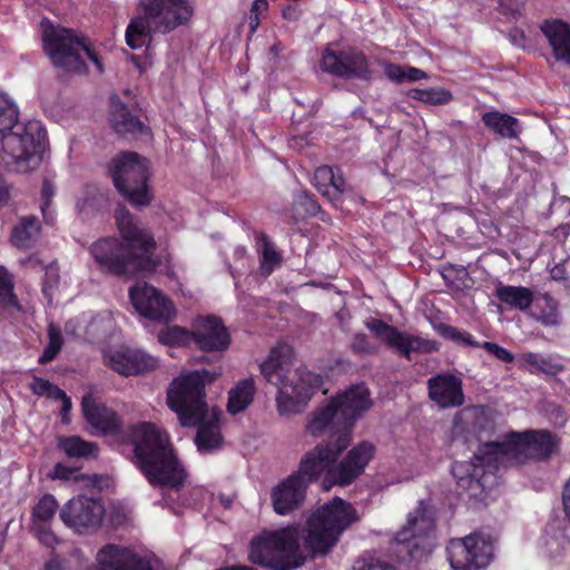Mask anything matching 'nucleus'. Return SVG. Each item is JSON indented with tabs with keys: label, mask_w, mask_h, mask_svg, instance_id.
<instances>
[{
	"label": "nucleus",
	"mask_w": 570,
	"mask_h": 570,
	"mask_svg": "<svg viewBox=\"0 0 570 570\" xmlns=\"http://www.w3.org/2000/svg\"><path fill=\"white\" fill-rule=\"evenodd\" d=\"M557 445L553 435L546 431L511 432L502 441L483 444L473 461L455 462L452 474L471 498L483 501L498 484L494 470L548 459Z\"/></svg>",
	"instance_id": "obj_1"
},
{
	"label": "nucleus",
	"mask_w": 570,
	"mask_h": 570,
	"mask_svg": "<svg viewBox=\"0 0 570 570\" xmlns=\"http://www.w3.org/2000/svg\"><path fill=\"white\" fill-rule=\"evenodd\" d=\"M222 375L214 371H185L175 377L167 390V404L183 426H197L195 443L203 453H209L222 444L219 411L205 400V385Z\"/></svg>",
	"instance_id": "obj_2"
},
{
	"label": "nucleus",
	"mask_w": 570,
	"mask_h": 570,
	"mask_svg": "<svg viewBox=\"0 0 570 570\" xmlns=\"http://www.w3.org/2000/svg\"><path fill=\"white\" fill-rule=\"evenodd\" d=\"M115 218L121 239L107 237L97 240L90 247L100 269L128 276L155 271V243L149 233L138 228L134 216L124 207L116 210Z\"/></svg>",
	"instance_id": "obj_3"
},
{
	"label": "nucleus",
	"mask_w": 570,
	"mask_h": 570,
	"mask_svg": "<svg viewBox=\"0 0 570 570\" xmlns=\"http://www.w3.org/2000/svg\"><path fill=\"white\" fill-rule=\"evenodd\" d=\"M46 138V129L39 120L19 124L17 104L0 91V145L6 165L18 173L35 170L41 164Z\"/></svg>",
	"instance_id": "obj_4"
},
{
	"label": "nucleus",
	"mask_w": 570,
	"mask_h": 570,
	"mask_svg": "<svg viewBox=\"0 0 570 570\" xmlns=\"http://www.w3.org/2000/svg\"><path fill=\"white\" fill-rule=\"evenodd\" d=\"M292 357V347L279 344L259 366L266 381L278 387L276 402L281 415L301 412L322 383V377L305 366L291 372Z\"/></svg>",
	"instance_id": "obj_5"
},
{
	"label": "nucleus",
	"mask_w": 570,
	"mask_h": 570,
	"mask_svg": "<svg viewBox=\"0 0 570 570\" xmlns=\"http://www.w3.org/2000/svg\"><path fill=\"white\" fill-rule=\"evenodd\" d=\"M135 464L153 485H164L178 490L186 472L179 464L168 436L155 424L140 423L132 429Z\"/></svg>",
	"instance_id": "obj_6"
},
{
	"label": "nucleus",
	"mask_w": 570,
	"mask_h": 570,
	"mask_svg": "<svg viewBox=\"0 0 570 570\" xmlns=\"http://www.w3.org/2000/svg\"><path fill=\"white\" fill-rule=\"evenodd\" d=\"M358 520L356 510L341 498H334L307 519L305 548L313 554L327 553L343 532Z\"/></svg>",
	"instance_id": "obj_7"
},
{
	"label": "nucleus",
	"mask_w": 570,
	"mask_h": 570,
	"mask_svg": "<svg viewBox=\"0 0 570 570\" xmlns=\"http://www.w3.org/2000/svg\"><path fill=\"white\" fill-rule=\"evenodd\" d=\"M249 559L273 570H294L303 566L306 558L298 527L263 531L250 543Z\"/></svg>",
	"instance_id": "obj_8"
},
{
	"label": "nucleus",
	"mask_w": 570,
	"mask_h": 570,
	"mask_svg": "<svg viewBox=\"0 0 570 570\" xmlns=\"http://www.w3.org/2000/svg\"><path fill=\"white\" fill-rule=\"evenodd\" d=\"M41 30L45 51L55 67L66 72H82L90 60L102 71L99 57L73 30L56 27L47 19L42 20Z\"/></svg>",
	"instance_id": "obj_9"
},
{
	"label": "nucleus",
	"mask_w": 570,
	"mask_h": 570,
	"mask_svg": "<svg viewBox=\"0 0 570 570\" xmlns=\"http://www.w3.org/2000/svg\"><path fill=\"white\" fill-rule=\"evenodd\" d=\"M111 177L117 190L134 206L151 202L149 163L137 153H122L112 160Z\"/></svg>",
	"instance_id": "obj_10"
},
{
	"label": "nucleus",
	"mask_w": 570,
	"mask_h": 570,
	"mask_svg": "<svg viewBox=\"0 0 570 570\" xmlns=\"http://www.w3.org/2000/svg\"><path fill=\"white\" fill-rule=\"evenodd\" d=\"M446 551L452 570H481L493 559V542L489 535L471 533L452 539Z\"/></svg>",
	"instance_id": "obj_11"
},
{
	"label": "nucleus",
	"mask_w": 570,
	"mask_h": 570,
	"mask_svg": "<svg viewBox=\"0 0 570 570\" xmlns=\"http://www.w3.org/2000/svg\"><path fill=\"white\" fill-rule=\"evenodd\" d=\"M433 531V512L423 501H420L419 505L409 512L405 524L394 538V543L403 547L407 556L416 559L423 551L430 550V535Z\"/></svg>",
	"instance_id": "obj_12"
},
{
	"label": "nucleus",
	"mask_w": 570,
	"mask_h": 570,
	"mask_svg": "<svg viewBox=\"0 0 570 570\" xmlns=\"http://www.w3.org/2000/svg\"><path fill=\"white\" fill-rule=\"evenodd\" d=\"M351 443L348 432H342L333 443H320L307 451L301 459L298 469L294 473L309 485L323 472L336 464L338 456Z\"/></svg>",
	"instance_id": "obj_13"
},
{
	"label": "nucleus",
	"mask_w": 570,
	"mask_h": 570,
	"mask_svg": "<svg viewBox=\"0 0 570 570\" xmlns=\"http://www.w3.org/2000/svg\"><path fill=\"white\" fill-rule=\"evenodd\" d=\"M365 325L387 347L407 360H411L412 353H432L439 350L435 341L401 332L379 318H372Z\"/></svg>",
	"instance_id": "obj_14"
},
{
	"label": "nucleus",
	"mask_w": 570,
	"mask_h": 570,
	"mask_svg": "<svg viewBox=\"0 0 570 570\" xmlns=\"http://www.w3.org/2000/svg\"><path fill=\"white\" fill-rule=\"evenodd\" d=\"M144 12L151 16L159 33H167L185 24L194 14L191 0H140Z\"/></svg>",
	"instance_id": "obj_15"
},
{
	"label": "nucleus",
	"mask_w": 570,
	"mask_h": 570,
	"mask_svg": "<svg viewBox=\"0 0 570 570\" xmlns=\"http://www.w3.org/2000/svg\"><path fill=\"white\" fill-rule=\"evenodd\" d=\"M375 453L376 446L372 442L357 443L328 470L330 481L342 487L353 483L364 473Z\"/></svg>",
	"instance_id": "obj_16"
},
{
	"label": "nucleus",
	"mask_w": 570,
	"mask_h": 570,
	"mask_svg": "<svg viewBox=\"0 0 570 570\" xmlns=\"http://www.w3.org/2000/svg\"><path fill=\"white\" fill-rule=\"evenodd\" d=\"M129 297L135 309L147 318L163 323L175 318L176 311L171 302L147 283L134 285L129 289Z\"/></svg>",
	"instance_id": "obj_17"
},
{
	"label": "nucleus",
	"mask_w": 570,
	"mask_h": 570,
	"mask_svg": "<svg viewBox=\"0 0 570 570\" xmlns=\"http://www.w3.org/2000/svg\"><path fill=\"white\" fill-rule=\"evenodd\" d=\"M104 514L102 503L87 497L69 500L59 513L62 522L78 532L97 528L101 523Z\"/></svg>",
	"instance_id": "obj_18"
},
{
	"label": "nucleus",
	"mask_w": 570,
	"mask_h": 570,
	"mask_svg": "<svg viewBox=\"0 0 570 570\" xmlns=\"http://www.w3.org/2000/svg\"><path fill=\"white\" fill-rule=\"evenodd\" d=\"M321 68L324 72L341 78L367 79L370 77L365 56L355 50L336 52L326 48L322 56Z\"/></svg>",
	"instance_id": "obj_19"
},
{
	"label": "nucleus",
	"mask_w": 570,
	"mask_h": 570,
	"mask_svg": "<svg viewBox=\"0 0 570 570\" xmlns=\"http://www.w3.org/2000/svg\"><path fill=\"white\" fill-rule=\"evenodd\" d=\"M344 422V431L352 439V429L356 421L372 406L370 391L364 384L353 385L331 399Z\"/></svg>",
	"instance_id": "obj_20"
},
{
	"label": "nucleus",
	"mask_w": 570,
	"mask_h": 570,
	"mask_svg": "<svg viewBox=\"0 0 570 570\" xmlns=\"http://www.w3.org/2000/svg\"><path fill=\"white\" fill-rule=\"evenodd\" d=\"M193 343L204 352H224L230 344V337L222 321L208 315L194 321Z\"/></svg>",
	"instance_id": "obj_21"
},
{
	"label": "nucleus",
	"mask_w": 570,
	"mask_h": 570,
	"mask_svg": "<svg viewBox=\"0 0 570 570\" xmlns=\"http://www.w3.org/2000/svg\"><path fill=\"white\" fill-rule=\"evenodd\" d=\"M96 559L100 570H156L150 558L116 544L101 548Z\"/></svg>",
	"instance_id": "obj_22"
},
{
	"label": "nucleus",
	"mask_w": 570,
	"mask_h": 570,
	"mask_svg": "<svg viewBox=\"0 0 570 570\" xmlns=\"http://www.w3.org/2000/svg\"><path fill=\"white\" fill-rule=\"evenodd\" d=\"M307 488L305 481L295 473L281 480L271 490V501L275 513L287 515L297 510L305 501Z\"/></svg>",
	"instance_id": "obj_23"
},
{
	"label": "nucleus",
	"mask_w": 570,
	"mask_h": 570,
	"mask_svg": "<svg viewBox=\"0 0 570 570\" xmlns=\"http://www.w3.org/2000/svg\"><path fill=\"white\" fill-rule=\"evenodd\" d=\"M429 397L442 409L459 407L464 403L462 381L454 374L441 373L428 380Z\"/></svg>",
	"instance_id": "obj_24"
},
{
	"label": "nucleus",
	"mask_w": 570,
	"mask_h": 570,
	"mask_svg": "<svg viewBox=\"0 0 570 570\" xmlns=\"http://www.w3.org/2000/svg\"><path fill=\"white\" fill-rule=\"evenodd\" d=\"M82 413L87 422L102 433H115L121 422L115 411L97 402L91 392L82 396Z\"/></svg>",
	"instance_id": "obj_25"
},
{
	"label": "nucleus",
	"mask_w": 570,
	"mask_h": 570,
	"mask_svg": "<svg viewBox=\"0 0 570 570\" xmlns=\"http://www.w3.org/2000/svg\"><path fill=\"white\" fill-rule=\"evenodd\" d=\"M306 431L313 436L328 434L333 443L344 431V422L337 409L330 401L326 405L315 410L306 424Z\"/></svg>",
	"instance_id": "obj_26"
},
{
	"label": "nucleus",
	"mask_w": 570,
	"mask_h": 570,
	"mask_svg": "<svg viewBox=\"0 0 570 570\" xmlns=\"http://www.w3.org/2000/svg\"><path fill=\"white\" fill-rule=\"evenodd\" d=\"M557 60L570 65V26L559 19L546 20L540 27Z\"/></svg>",
	"instance_id": "obj_27"
},
{
	"label": "nucleus",
	"mask_w": 570,
	"mask_h": 570,
	"mask_svg": "<svg viewBox=\"0 0 570 570\" xmlns=\"http://www.w3.org/2000/svg\"><path fill=\"white\" fill-rule=\"evenodd\" d=\"M110 120L112 128L120 135L137 136L147 131L144 124L118 99L111 98Z\"/></svg>",
	"instance_id": "obj_28"
},
{
	"label": "nucleus",
	"mask_w": 570,
	"mask_h": 570,
	"mask_svg": "<svg viewBox=\"0 0 570 570\" xmlns=\"http://www.w3.org/2000/svg\"><path fill=\"white\" fill-rule=\"evenodd\" d=\"M154 27L155 23L151 22V16L148 12L132 19L126 29L127 45L134 50L141 49L148 43L151 33H159Z\"/></svg>",
	"instance_id": "obj_29"
},
{
	"label": "nucleus",
	"mask_w": 570,
	"mask_h": 570,
	"mask_svg": "<svg viewBox=\"0 0 570 570\" xmlns=\"http://www.w3.org/2000/svg\"><path fill=\"white\" fill-rule=\"evenodd\" d=\"M494 295L501 303L519 311L528 309L534 299L533 292L524 286L499 284Z\"/></svg>",
	"instance_id": "obj_30"
},
{
	"label": "nucleus",
	"mask_w": 570,
	"mask_h": 570,
	"mask_svg": "<svg viewBox=\"0 0 570 570\" xmlns=\"http://www.w3.org/2000/svg\"><path fill=\"white\" fill-rule=\"evenodd\" d=\"M482 120L490 130L504 138H517L521 132L519 120L508 114L489 111L483 114Z\"/></svg>",
	"instance_id": "obj_31"
},
{
	"label": "nucleus",
	"mask_w": 570,
	"mask_h": 570,
	"mask_svg": "<svg viewBox=\"0 0 570 570\" xmlns=\"http://www.w3.org/2000/svg\"><path fill=\"white\" fill-rule=\"evenodd\" d=\"M256 389L253 379L240 380L228 393L227 410L237 414L253 402Z\"/></svg>",
	"instance_id": "obj_32"
},
{
	"label": "nucleus",
	"mask_w": 570,
	"mask_h": 570,
	"mask_svg": "<svg viewBox=\"0 0 570 570\" xmlns=\"http://www.w3.org/2000/svg\"><path fill=\"white\" fill-rule=\"evenodd\" d=\"M569 546L570 541L567 535L561 531H554L542 535L539 550L542 557L550 560H559L566 554Z\"/></svg>",
	"instance_id": "obj_33"
},
{
	"label": "nucleus",
	"mask_w": 570,
	"mask_h": 570,
	"mask_svg": "<svg viewBox=\"0 0 570 570\" xmlns=\"http://www.w3.org/2000/svg\"><path fill=\"white\" fill-rule=\"evenodd\" d=\"M40 233V223L36 217H24L17 225L11 235V242L16 247L28 248L37 239Z\"/></svg>",
	"instance_id": "obj_34"
},
{
	"label": "nucleus",
	"mask_w": 570,
	"mask_h": 570,
	"mask_svg": "<svg viewBox=\"0 0 570 570\" xmlns=\"http://www.w3.org/2000/svg\"><path fill=\"white\" fill-rule=\"evenodd\" d=\"M58 502L51 494H45L32 509V527L50 525L57 510Z\"/></svg>",
	"instance_id": "obj_35"
},
{
	"label": "nucleus",
	"mask_w": 570,
	"mask_h": 570,
	"mask_svg": "<svg viewBox=\"0 0 570 570\" xmlns=\"http://www.w3.org/2000/svg\"><path fill=\"white\" fill-rule=\"evenodd\" d=\"M59 448L69 458H87L96 454V445L79 436H69L59 441Z\"/></svg>",
	"instance_id": "obj_36"
},
{
	"label": "nucleus",
	"mask_w": 570,
	"mask_h": 570,
	"mask_svg": "<svg viewBox=\"0 0 570 570\" xmlns=\"http://www.w3.org/2000/svg\"><path fill=\"white\" fill-rule=\"evenodd\" d=\"M130 364L127 371L129 375L142 374L154 371L158 366V360L144 350L130 348Z\"/></svg>",
	"instance_id": "obj_37"
},
{
	"label": "nucleus",
	"mask_w": 570,
	"mask_h": 570,
	"mask_svg": "<svg viewBox=\"0 0 570 570\" xmlns=\"http://www.w3.org/2000/svg\"><path fill=\"white\" fill-rule=\"evenodd\" d=\"M158 341L168 346H188L193 343V330L180 326H169L158 333Z\"/></svg>",
	"instance_id": "obj_38"
},
{
	"label": "nucleus",
	"mask_w": 570,
	"mask_h": 570,
	"mask_svg": "<svg viewBox=\"0 0 570 570\" xmlns=\"http://www.w3.org/2000/svg\"><path fill=\"white\" fill-rule=\"evenodd\" d=\"M258 246L262 253L259 271L262 275L268 276L279 265L281 257L267 236L259 237Z\"/></svg>",
	"instance_id": "obj_39"
},
{
	"label": "nucleus",
	"mask_w": 570,
	"mask_h": 570,
	"mask_svg": "<svg viewBox=\"0 0 570 570\" xmlns=\"http://www.w3.org/2000/svg\"><path fill=\"white\" fill-rule=\"evenodd\" d=\"M130 348L121 347L119 350L107 351L104 354V362L107 366H109L115 372L129 376L128 368L130 364Z\"/></svg>",
	"instance_id": "obj_40"
},
{
	"label": "nucleus",
	"mask_w": 570,
	"mask_h": 570,
	"mask_svg": "<svg viewBox=\"0 0 570 570\" xmlns=\"http://www.w3.org/2000/svg\"><path fill=\"white\" fill-rule=\"evenodd\" d=\"M412 98L432 105H444L452 100V94L443 88L414 89Z\"/></svg>",
	"instance_id": "obj_41"
},
{
	"label": "nucleus",
	"mask_w": 570,
	"mask_h": 570,
	"mask_svg": "<svg viewBox=\"0 0 570 570\" xmlns=\"http://www.w3.org/2000/svg\"><path fill=\"white\" fill-rule=\"evenodd\" d=\"M13 282L8 271L0 267V312L9 306L18 307L13 295Z\"/></svg>",
	"instance_id": "obj_42"
},
{
	"label": "nucleus",
	"mask_w": 570,
	"mask_h": 570,
	"mask_svg": "<svg viewBox=\"0 0 570 570\" xmlns=\"http://www.w3.org/2000/svg\"><path fill=\"white\" fill-rule=\"evenodd\" d=\"M48 336H49V343H48V346L46 347V350L43 351L42 355L39 358L40 363H47V362L52 361L57 356V354L60 352L62 343H63L62 335H61L59 327H57L53 324H50L48 326Z\"/></svg>",
	"instance_id": "obj_43"
},
{
	"label": "nucleus",
	"mask_w": 570,
	"mask_h": 570,
	"mask_svg": "<svg viewBox=\"0 0 570 570\" xmlns=\"http://www.w3.org/2000/svg\"><path fill=\"white\" fill-rule=\"evenodd\" d=\"M55 191H56V188H55L53 183L48 178L43 179V183L41 186V205H40V207H41L43 218L48 223H52L55 219V213L51 208Z\"/></svg>",
	"instance_id": "obj_44"
},
{
	"label": "nucleus",
	"mask_w": 570,
	"mask_h": 570,
	"mask_svg": "<svg viewBox=\"0 0 570 570\" xmlns=\"http://www.w3.org/2000/svg\"><path fill=\"white\" fill-rule=\"evenodd\" d=\"M29 389L33 394L38 396H48L53 399L55 396L63 395V391L57 385L38 376L32 377L31 382L29 383Z\"/></svg>",
	"instance_id": "obj_45"
},
{
	"label": "nucleus",
	"mask_w": 570,
	"mask_h": 570,
	"mask_svg": "<svg viewBox=\"0 0 570 570\" xmlns=\"http://www.w3.org/2000/svg\"><path fill=\"white\" fill-rule=\"evenodd\" d=\"M333 180V169L330 166L318 167L313 177L314 186L326 197H332L330 181Z\"/></svg>",
	"instance_id": "obj_46"
},
{
	"label": "nucleus",
	"mask_w": 570,
	"mask_h": 570,
	"mask_svg": "<svg viewBox=\"0 0 570 570\" xmlns=\"http://www.w3.org/2000/svg\"><path fill=\"white\" fill-rule=\"evenodd\" d=\"M542 299L544 302V307L538 318L544 325H557L559 323L557 302L549 295H544Z\"/></svg>",
	"instance_id": "obj_47"
},
{
	"label": "nucleus",
	"mask_w": 570,
	"mask_h": 570,
	"mask_svg": "<svg viewBox=\"0 0 570 570\" xmlns=\"http://www.w3.org/2000/svg\"><path fill=\"white\" fill-rule=\"evenodd\" d=\"M351 570H395V568L381 559L362 557L354 562Z\"/></svg>",
	"instance_id": "obj_48"
},
{
	"label": "nucleus",
	"mask_w": 570,
	"mask_h": 570,
	"mask_svg": "<svg viewBox=\"0 0 570 570\" xmlns=\"http://www.w3.org/2000/svg\"><path fill=\"white\" fill-rule=\"evenodd\" d=\"M522 361L524 364L529 365L531 371H542V372H549L550 371V362L543 357L540 354L537 353H524L522 354Z\"/></svg>",
	"instance_id": "obj_49"
},
{
	"label": "nucleus",
	"mask_w": 570,
	"mask_h": 570,
	"mask_svg": "<svg viewBox=\"0 0 570 570\" xmlns=\"http://www.w3.org/2000/svg\"><path fill=\"white\" fill-rule=\"evenodd\" d=\"M352 350L357 354H375L377 347L368 340L365 334H357L353 337Z\"/></svg>",
	"instance_id": "obj_50"
},
{
	"label": "nucleus",
	"mask_w": 570,
	"mask_h": 570,
	"mask_svg": "<svg viewBox=\"0 0 570 570\" xmlns=\"http://www.w3.org/2000/svg\"><path fill=\"white\" fill-rule=\"evenodd\" d=\"M49 476L52 480L78 481L81 475L77 473L76 469L69 468L62 463H57L53 470L49 473Z\"/></svg>",
	"instance_id": "obj_51"
},
{
	"label": "nucleus",
	"mask_w": 570,
	"mask_h": 570,
	"mask_svg": "<svg viewBox=\"0 0 570 570\" xmlns=\"http://www.w3.org/2000/svg\"><path fill=\"white\" fill-rule=\"evenodd\" d=\"M32 531L46 547L52 548L58 541L55 533L50 530V525L32 527Z\"/></svg>",
	"instance_id": "obj_52"
},
{
	"label": "nucleus",
	"mask_w": 570,
	"mask_h": 570,
	"mask_svg": "<svg viewBox=\"0 0 570 570\" xmlns=\"http://www.w3.org/2000/svg\"><path fill=\"white\" fill-rule=\"evenodd\" d=\"M482 346L500 361H503V362H512L513 361V355L508 350H505L504 347H502L495 343L484 342Z\"/></svg>",
	"instance_id": "obj_53"
},
{
	"label": "nucleus",
	"mask_w": 570,
	"mask_h": 570,
	"mask_svg": "<svg viewBox=\"0 0 570 570\" xmlns=\"http://www.w3.org/2000/svg\"><path fill=\"white\" fill-rule=\"evenodd\" d=\"M384 73L390 80L402 82L404 80L405 68L394 63H386L384 66Z\"/></svg>",
	"instance_id": "obj_54"
},
{
	"label": "nucleus",
	"mask_w": 570,
	"mask_h": 570,
	"mask_svg": "<svg viewBox=\"0 0 570 570\" xmlns=\"http://www.w3.org/2000/svg\"><path fill=\"white\" fill-rule=\"evenodd\" d=\"M330 190L332 194V197H328L331 202H338V198L344 190V178L333 173V180L330 181Z\"/></svg>",
	"instance_id": "obj_55"
},
{
	"label": "nucleus",
	"mask_w": 570,
	"mask_h": 570,
	"mask_svg": "<svg viewBox=\"0 0 570 570\" xmlns=\"http://www.w3.org/2000/svg\"><path fill=\"white\" fill-rule=\"evenodd\" d=\"M53 400H60L62 402L61 421L65 424L69 423L70 422L69 414H70L71 407H72L70 397H68L67 394L63 392V395L55 396Z\"/></svg>",
	"instance_id": "obj_56"
},
{
	"label": "nucleus",
	"mask_w": 570,
	"mask_h": 570,
	"mask_svg": "<svg viewBox=\"0 0 570 570\" xmlns=\"http://www.w3.org/2000/svg\"><path fill=\"white\" fill-rule=\"evenodd\" d=\"M100 323H106V330L110 328L112 326V320L110 314L106 313L97 317H94L90 323V331L92 333L97 332Z\"/></svg>",
	"instance_id": "obj_57"
},
{
	"label": "nucleus",
	"mask_w": 570,
	"mask_h": 570,
	"mask_svg": "<svg viewBox=\"0 0 570 570\" xmlns=\"http://www.w3.org/2000/svg\"><path fill=\"white\" fill-rule=\"evenodd\" d=\"M425 78L426 73L423 70L415 67H405L404 80L417 81Z\"/></svg>",
	"instance_id": "obj_58"
},
{
	"label": "nucleus",
	"mask_w": 570,
	"mask_h": 570,
	"mask_svg": "<svg viewBox=\"0 0 570 570\" xmlns=\"http://www.w3.org/2000/svg\"><path fill=\"white\" fill-rule=\"evenodd\" d=\"M562 505L566 518L570 521V479L563 487Z\"/></svg>",
	"instance_id": "obj_59"
},
{
	"label": "nucleus",
	"mask_w": 570,
	"mask_h": 570,
	"mask_svg": "<svg viewBox=\"0 0 570 570\" xmlns=\"http://www.w3.org/2000/svg\"><path fill=\"white\" fill-rule=\"evenodd\" d=\"M10 198V185L0 178V204L6 205Z\"/></svg>",
	"instance_id": "obj_60"
},
{
	"label": "nucleus",
	"mask_w": 570,
	"mask_h": 570,
	"mask_svg": "<svg viewBox=\"0 0 570 570\" xmlns=\"http://www.w3.org/2000/svg\"><path fill=\"white\" fill-rule=\"evenodd\" d=\"M443 334L446 337H449V338H451L453 341H456V342H462V338L464 336V332H460L458 328L451 327V326L446 327L444 330Z\"/></svg>",
	"instance_id": "obj_61"
},
{
	"label": "nucleus",
	"mask_w": 570,
	"mask_h": 570,
	"mask_svg": "<svg viewBox=\"0 0 570 570\" xmlns=\"http://www.w3.org/2000/svg\"><path fill=\"white\" fill-rule=\"evenodd\" d=\"M268 8V2L266 0H255L250 8V13L261 14L265 12Z\"/></svg>",
	"instance_id": "obj_62"
},
{
	"label": "nucleus",
	"mask_w": 570,
	"mask_h": 570,
	"mask_svg": "<svg viewBox=\"0 0 570 570\" xmlns=\"http://www.w3.org/2000/svg\"><path fill=\"white\" fill-rule=\"evenodd\" d=\"M88 206H91L90 199L86 198L77 200L76 208L80 214L85 213Z\"/></svg>",
	"instance_id": "obj_63"
},
{
	"label": "nucleus",
	"mask_w": 570,
	"mask_h": 570,
	"mask_svg": "<svg viewBox=\"0 0 570 570\" xmlns=\"http://www.w3.org/2000/svg\"><path fill=\"white\" fill-rule=\"evenodd\" d=\"M551 276L554 279H562V278H564V269H563V267L562 266H554L551 269Z\"/></svg>",
	"instance_id": "obj_64"
}]
</instances>
